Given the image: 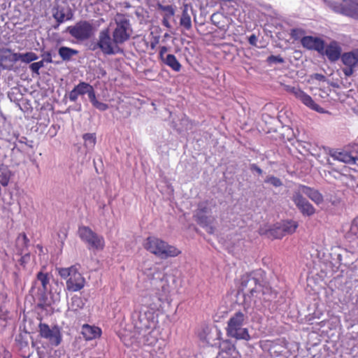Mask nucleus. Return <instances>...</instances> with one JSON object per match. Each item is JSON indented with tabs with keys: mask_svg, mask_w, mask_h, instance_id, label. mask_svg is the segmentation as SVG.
<instances>
[{
	"mask_svg": "<svg viewBox=\"0 0 358 358\" xmlns=\"http://www.w3.org/2000/svg\"><path fill=\"white\" fill-rule=\"evenodd\" d=\"M219 355L223 358H238L239 353L234 343L229 340H224L220 343Z\"/></svg>",
	"mask_w": 358,
	"mask_h": 358,
	"instance_id": "16",
	"label": "nucleus"
},
{
	"mask_svg": "<svg viewBox=\"0 0 358 358\" xmlns=\"http://www.w3.org/2000/svg\"><path fill=\"white\" fill-rule=\"evenodd\" d=\"M330 6L335 12L358 19V0H344L343 3H331Z\"/></svg>",
	"mask_w": 358,
	"mask_h": 358,
	"instance_id": "9",
	"label": "nucleus"
},
{
	"mask_svg": "<svg viewBox=\"0 0 358 358\" xmlns=\"http://www.w3.org/2000/svg\"><path fill=\"white\" fill-rule=\"evenodd\" d=\"M162 62L175 71H179L181 69L180 64L172 54L166 55L165 59Z\"/></svg>",
	"mask_w": 358,
	"mask_h": 358,
	"instance_id": "28",
	"label": "nucleus"
},
{
	"mask_svg": "<svg viewBox=\"0 0 358 358\" xmlns=\"http://www.w3.org/2000/svg\"><path fill=\"white\" fill-rule=\"evenodd\" d=\"M53 17L60 24L66 20H71L73 17V13L69 8L58 7L54 12Z\"/></svg>",
	"mask_w": 358,
	"mask_h": 358,
	"instance_id": "22",
	"label": "nucleus"
},
{
	"mask_svg": "<svg viewBox=\"0 0 358 358\" xmlns=\"http://www.w3.org/2000/svg\"><path fill=\"white\" fill-rule=\"evenodd\" d=\"M75 269L76 268L74 266H71L69 268H58V272L62 278L64 279H68L71 277V273H73Z\"/></svg>",
	"mask_w": 358,
	"mask_h": 358,
	"instance_id": "37",
	"label": "nucleus"
},
{
	"mask_svg": "<svg viewBox=\"0 0 358 358\" xmlns=\"http://www.w3.org/2000/svg\"><path fill=\"white\" fill-rule=\"evenodd\" d=\"M341 60L345 67L343 69V72L346 76H350L353 74L354 68L358 64V50L345 52L341 55Z\"/></svg>",
	"mask_w": 358,
	"mask_h": 358,
	"instance_id": "13",
	"label": "nucleus"
},
{
	"mask_svg": "<svg viewBox=\"0 0 358 358\" xmlns=\"http://www.w3.org/2000/svg\"><path fill=\"white\" fill-rule=\"evenodd\" d=\"M92 105L99 109V110L103 111L106 110L108 108V105L106 103H103L102 102H100L99 101H96Z\"/></svg>",
	"mask_w": 358,
	"mask_h": 358,
	"instance_id": "46",
	"label": "nucleus"
},
{
	"mask_svg": "<svg viewBox=\"0 0 358 358\" xmlns=\"http://www.w3.org/2000/svg\"><path fill=\"white\" fill-rule=\"evenodd\" d=\"M338 259L339 262L341 261V255H338Z\"/></svg>",
	"mask_w": 358,
	"mask_h": 358,
	"instance_id": "63",
	"label": "nucleus"
},
{
	"mask_svg": "<svg viewBox=\"0 0 358 358\" xmlns=\"http://www.w3.org/2000/svg\"><path fill=\"white\" fill-rule=\"evenodd\" d=\"M280 225L285 235L293 234L298 227L297 222L292 220L285 221Z\"/></svg>",
	"mask_w": 358,
	"mask_h": 358,
	"instance_id": "31",
	"label": "nucleus"
},
{
	"mask_svg": "<svg viewBox=\"0 0 358 358\" xmlns=\"http://www.w3.org/2000/svg\"><path fill=\"white\" fill-rule=\"evenodd\" d=\"M13 277H14V282L15 285L17 287L20 282V278L17 273H13Z\"/></svg>",
	"mask_w": 358,
	"mask_h": 358,
	"instance_id": "58",
	"label": "nucleus"
},
{
	"mask_svg": "<svg viewBox=\"0 0 358 358\" xmlns=\"http://www.w3.org/2000/svg\"><path fill=\"white\" fill-rule=\"evenodd\" d=\"M296 191L301 192V195L303 194L306 195L317 204L321 203L323 201L322 195L317 190L309 187L300 185Z\"/></svg>",
	"mask_w": 358,
	"mask_h": 358,
	"instance_id": "20",
	"label": "nucleus"
},
{
	"mask_svg": "<svg viewBox=\"0 0 358 358\" xmlns=\"http://www.w3.org/2000/svg\"><path fill=\"white\" fill-rule=\"evenodd\" d=\"M39 330L41 336L48 339L52 345L57 346L60 344L62 337L59 329L57 327L55 326L50 329L48 324L40 323Z\"/></svg>",
	"mask_w": 358,
	"mask_h": 358,
	"instance_id": "12",
	"label": "nucleus"
},
{
	"mask_svg": "<svg viewBox=\"0 0 358 358\" xmlns=\"http://www.w3.org/2000/svg\"><path fill=\"white\" fill-rule=\"evenodd\" d=\"M166 18H168V17H166V16H164V20H163V24H164V25H165L166 27H169V22H168V20H167V19H166Z\"/></svg>",
	"mask_w": 358,
	"mask_h": 358,
	"instance_id": "60",
	"label": "nucleus"
},
{
	"mask_svg": "<svg viewBox=\"0 0 358 358\" xmlns=\"http://www.w3.org/2000/svg\"><path fill=\"white\" fill-rule=\"evenodd\" d=\"M158 43L157 41H155V42H152L150 44L151 48L153 50L155 48L157 43Z\"/></svg>",
	"mask_w": 358,
	"mask_h": 358,
	"instance_id": "62",
	"label": "nucleus"
},
{
	"mask_svg": "<svg viewBox=\"0 0 358 358\" xmlns=\"http://www.w3.org/2000/svg\"><path fill=\"white\" fill-rule=\"evenodd\" d=\"M303 34H304V31L300 29H293L291 31L292 38H293L295 40L299 39L300 37H301L303 35Z\"/></svg>",
	"mask_w": 358,
	"mask_h": 358,
	"instance_id": "44",
	"label": "nucleus"
},
{
	"mask_svg": "<svg viewBox=\"0 0 358 358\" xmlns=\"http://www.w3.org/2000/svg\"><path fill=\"white\" fill-rule=\"evenodd\" d=\"M31 336L29 333L27 331L24 333H20L15 338V341L17 342L21 348H25L28 346L29 341Z\"/></svg>",
	"mask_w": 358,
	"mask_h": 358,
	"instance_id": "32",
	"label": "nucleus"
},
{
	"mask_svg": "<svg viewBox=\"0 0 358 358\" xmlns=\"http://www.w3.org/2000/svg\"><path fill=\"white\" fill-rule=\"evenodd\" d=\"M58 53L64 61H69L78 51L68 47L62 46L59 48Z\"/></svg>",
	"mask_w": 358,
	"mask_h": 358,
	"instance_id": "26",
	"label": "nucleus"
},
{
	"mask_svg": "<svg viewBox=\"0 0 358 358\" xmlns=\"http://www.w3.org/2000/svg\"><path fill=\"white\" fill-rule=\"evenodd\" d=\"M99 45L101 51L105 55H114L117 53L123 52V50L111 37L109 29L101 30L99 34Z\"/></svg>",
	"mask_w": 358,
	"mask_h": 358,
	"instance_id": "7",
	"label": "nucleus"
},
{
	"mask_svg": "<svg viewBox=\"0 0 358 358\" xmlns=\"http://www.w3.org/2000/svg\"><path fill=\"white\" fill-rule=\"evenodd\" d=\"M29 258V253H25L22 257H21V264H24L28 259Z\"/></svg>",
	"mask_w": 358,
	"mask_h": 358,
	"instance_id": "59",
	"label": "nucleus"
},
{
	"mask_svg": "<svg viewBox=\"0 0 358 358\" xmlns=\"http://www.w3.org/2000/svg\"><path fill=\"white\" fill-rule=\"evenodd\" d=\"M29 68L34 73H35L38 75L39 74L40 68L38 67L36 62H34V63H32L31 64H30Z\"/></svg>",
	"mask_w": 358,
	"mask_h": 358,
	"instance_id": "55",
	"label": "nucleus"
},
{
	"mask_svg": "<svg viewBox=\"0 0 358 358\" xmlns=\"http://www.w3.org/2000/svg\"><path fill=\"white\" fill-rule=\"evenodd\" d=\"M15 62V52L8 48H0V71L12 70Z\"/></svg>",
	"mask_w": 358,
	"mask_h": 358,
	"instance_id": "15",
	"label": "nucleus"
},
{
	"mask_svg": "<svg viewBox=\"0 0 358 358\" xmlns=\"http://www.w3.org/2000/svg\"><path fill=\"white\" fill-rule=\"evenodd\" d=\"M351 156L355 157V164L358 160V144L354 143L347 147Z\"/></svg>",
	"mask_w": 358,
	"mask_h": 358,
	"instance_id": "41",
	"label": "nucleus"
},
{
	"mask_svg": "<svg viewBox=\"0 0 358 358\" xmlns=\"http://www.w3.org/2000/svg\"><path fill=\"white\" fill-rule=\"evenodd\" d=\"M143 307L133 315V323L135 334H141L150 329H154L156 325L155 308Z\"/></svg>",
	"mask_w": 358,
	"mask_h": 358,
	"instance_id": "3",
	"label": "nucleus"
},
{
	"mask_svg": "<svg viewBox=\"0 0 358 358\" xmlns=\"http://www.w3.org/2000/svg\"><path fill=\"white\" fill-rule=\"evenodd\" d=\"M194 217L198 224L203 227H206V230L209 234L214 232V228L211 226L215 220L213 216L208 214H194Z\"/></svg>",
	"mask_w": 358,
	"mask_h": 358,
	"instance_id": "19",
	"label": "nucleus"
},
{
	"mask_svg": "<svg viewBox=\"0 0 358 358\" xmlns=\"http://www.w3.org/2000/svg\"><path fill=\"white\" fill-rule=\"evenodd\" d=\"M145 250L161 259L176 257L180 251L174 246L155 236L148 237L143 243Z\"/></svg>",
	"mask_w": 358,
	"mask_h": 358,
	"instance_id": "2",
	"label": "nucleus"
},
{
	"mask_svg": "<svg viewBox=\"0 0 358 358\" xmlns=\"http://www.w3.org/2000/svg\"><path fill=\"white\" fill-rule=\"evenodd\" d=\"M66 31L78 41H84L90 39L94 34L95 29L90 22L80 20L75 25L68 27Z\"/></svg>",
	"mask_w": 358,
	"mask_h": 358,
	"instance_id": "6",
	"label": "nucleus"
},
{
	"mask_svg": "<svg viewBox=\"0 0 358 358\" xmlns=\"http://www.w3.org/2000/svg\"><path fill=\"white\" fill-rule=\"evenodd\" d=\"M215 204H213L212 201H205L200 202L198 205V208L195 211L194 214H208L210 215L212 206Z\"/></svg>",
	"mask_w": 358,
	"mask_h": 358,
	"instance_id": "29",
	"label": "nucleus"
},
{
	"mask_svg": "<svg viewBox=\"0 0 358 358\" xmlns=\"http://www.w3.org/2000/svg\"><path fill=\"white\" fill-rule=\"evenodd\" d=\"M248 41L250 45H256L257 41V37L255 34H252L249 38Z\"/></svg>",
	"mask_w": 358,
	"mask_h": 358,
	"instance_id": "57",
	"label": "nucleus"
},
{
	"mask_svg": "<svg viewBox=\"0 0 358 358\" xmlns=\"http://www.w3.org/2000/svg\"><path fill=\"white\" fill-rule=\"evenodd\" d=\"M286 90L292 94L297 99L300 100L304 105L310 108L319 113H324L323 108L315 103L308 94L299 87L287 85L286 86Z\"/></svg>",
	"mask_w": 358,
	"mask_h": 358,
	"instance_id": "11",
	"label": "nucleus"
},
{
	"mask_svg": "<svg viewBox=\"0 0 358 358\" xmlns=\"http://www.w3.org/2000/svg\"><path fill=\"white\" fill-rule=\"evenodd\" d=\"M350 231L355 235H358V220H355L350 227Z\"/></svg>",
	"mask_w": 358,
	"mask_h": 358,
	"instance_id": "48",
	"label": "nucleus"
},
{
	"mask_svg": "<svg viewBox=\"0 0 358 358\" xmlns=\"http://www.w3.org/2000/svg\"><path fill=\"white\" fill-rule=\"evenodd\" d=\"M301 44L308 49H313L319 52H323L324 50V41L313 36H303L301 38Z\"/></svg>",
	"mask_w": 358,
	"mask_h": 358,
	"instance_id": "18",
	"label": "nucleus"
},
{
	"mask_svg": "<svg viewBox=\"0 0 358 358\" xmlns=\"http://www.w3.org/2000/svg\"><path fill=\"white\" fill-rule=\"evenodd\" d=\"M115 27L112 36L120 45L128 41L133 32L129 20L124 15L117 14L115 18Z\"/></svg>",
	"mask_w": 358,
	"mask_h": 358,
	"instance_id": "5",
	"label": "nucleus"
},
{
	"mask_svg": "<svg viewBox=\"0 0 358 358\" xmlns=\"http://www.w3.org/2000/svg\"><path fill=\"white\" fill-rule=\"evenodd\" d=\"M38 247L41 250H42V247H41V246L38 245Z\"/></svg>",
	"mask_w": 358,
	"mask_h": 358,
	"instance_id": "64",
	"label": "nucleus"
},
{
	"mask_svg": "<svg viewBox=\"0 0 358 358\" xmlns=\"http://www.w3.org/2000/svg\"><path fill=\"white\" fill-rule=\"evenodd\" d=\"M43 59L45 60V62H48V63L53 62L50 52H45V54L43 55Z\"/></svg>",
	"mask_w": 358,
	"mask_h": 358,
	"instance_id": "56",
	"label": "nucleus"
},
{
	"mask_svg": "<svg viewBox=\"0 0 358 358\" xmlns=\"http://www.w3.org/2000/svg\"><path fill=\"white\" fill-rule=\"evenodd\" d=\"M331 156L334 159L346 164H355V157L350 155L347 148L342 152H334Z\"/></svg>",
	"mask_w": 358,
	"mask_h": 358,
	"instance_id": "25",
	"label": "nucleus"
},
{
	"mask_svg": "<svg viewBox=\"0 0 358 358\" xmlns=\"http://www.w3.org/2000/svg\"><path fill=\"white\" fill-rule=\"evenodd\" d=\"M82 334L86 340H92L100 336L101 329L96 327L84 324L82 327Z\"/></svg>",
	"mask_w": 358,
	"mask_h": 358,
	"instance_id": "24",
	"label": "nucleus"
},
{
	"mask_svg": "<svg viewBox=\"0 0 358 358\" xmlns=\"http://www.w3.org/2000/svg\"><path fill=\"white\" fill-rule=\"evenodd\" d=\"M142 271L154 289L161 290L165 296L173 289L176 281V277L172 275H165L163 269L157 264L150 262H143Z\"/></svg>",
	"mask_w": 358,
	"mask_h": 358,
	"instance_id": "1",
	"label": "nucleus"
},
{
	"mask_svg": "<svg viewBox=\"0 0 358 358\" xmlns=\"http://www.w3.org/2000/svg\"><path fill=\"white\" fill-rule=\"evenodd\" d=\"M267 61L269 63H283L284 62V59L282 57H281L280 56H274V55H271L268 57L267 59Z\"/></svg>",
	"mask_w": 358,
	"mask_h": 358,
	"instance_id": "45",
	"label": "nucleus"
},
{
	"mask_svg": "<svg viewBox=\"0 0 358 358\" xmlns=\"http://www.w3.org/2000/svg\"><path fill=\"white\" fill-rule=\"evenodd\" d=\"M87 94H88L90 101L92 102V103H94L96 101V96H95V93H94L93 87L89 91Z\"/></svg>",
	"mask_w": 358,
	"mask_h": 358,
	"instance_id": "52",
	"label": "nucleus"
},
{
	"mask_svg": "<svg viewBox=\"0 0 358 358\" xmlns=\"http://www.w3.org/2000/svg\"><path fill=\"white\" fill-rule=\"evenodd\" d=\"M224 19V16L220 13H215L210 17L212 23L219 28H222L223 27L222 22Z\"/></svg>",
	"mask_w": 358,
	"mask_h": 358,
	"instance_id": "36",
	"label": "nucleus"
},
{
	"mask_svg": "<svg viewBox=\"0 0 358 358\" xmlns=\"http://www.w3.org/2000/svg\"><path fill=\"white\" fill-rule=\"evenodd\" d=\"M79 237L88 245L90 249L101 250L104 247V239L90 227L82 226L78 229Z\"/></svg>",
	"mask_w": 358,
	"mask_h": 358,
	"instance_id": "8",
	"label": "nucleus"
},
{
	"mask_svg": "<svg viewBox=\"0 0 358 358\" xmlns=\"http://www.w3.org/2000/svg\"><path fill=\"white\" fill-rule=\"evenodd\" d=\"M16 62L21 61L24 63H30L33 61L38 59V56L33 52H28L26 53H16L15 52Z\"/></svg>",
	"mask_w": 358,
	"mask_h": 358,
	"instance_id": "27",
	"label": "nucleus"
},
{
	"mask_svg": "<svg viewBox=\"0 0 358 358\" xmlns=\"http://www.w3.org/2000/svg\"><path fill=\"white\" fill-rule=\"evenodd\" d=\"M292 199L303 215L311 216L315 213L314 207L301 194V192L294 191Z\"/></svg>",
	"mask_w": 358,
	"mask_h": 358,
	"instance_id": "14",
	"label": "nucleus"
},
{
	"mask_svg": "<svg viewBox=\"0 0 358 358\" xmlns=\"http://www.w3.org/2000/svg\"><path fill=\"white\" fill-rule=\"evenodd\" d=\"M85 146L87 149H92L96 143V136L94 134H85L83 135Z\"/></svg>",
	"mask_w": 358,
	"mask_h": 358,
	"instance_id": "33",
	"label": "nucleus"
},
{
	"mask_svg": "<svg viewBox=\"0 0 358 358\" xmlns=\"http://www.w3.org/2000/svg\"><path fill=\"white\" fill-rule=\"evenodd\" d=\"M83 300L80 297L75 296L71 299V308L73 310H76L78 308H82L83 306Z\"/></svg>",
	"mask_w": 358,
	"mask_h": 358,
	"instance_id": "40",
	"label": "nucleus"
},
{
	"mask_svg": "<svg viewBox=\"0 0 358 358\" xmlns=\"http://www.w3.org/2000/svg\"><path fill=\"white\" fill-rule=\"evenodd\" d=\"M248 317L246 313L242 311L236 312L228 321L227 333V335L236 339L248 341L250 336L248 329L243 327L247 323Z\"/></svg>",
	"mask_w": 358,
	"mask_h": 358,
	"instance_id": "4",
	"label": "nucleus"
},
{
	"mask_svg": "<svg viewBox=\"0 0 358 358\" xmlns=\"http://www.w3.org/2000/svg\"><path fill=\"white\" fill-rule=\"evenodd\" d=\"M84 278L76 268L66 280V288L70 291L77 292L84 287Z\"/></svg>",
	"mask_w": 358,
	"mask_h": 358,
	"instance_id": "17",
	"label": "nucleus"
},
{
	"mask_svg": "<svg viewBox=\"0 0 358 358\" xmlns=\"http://www.w3.org/2000/svg\"><path fill=\"white\" fill-rule=\"evenodd\" d=\"M158 8L159 10L166 12L165 16L167 17H170L174 15L175 11L171 6H169V5L163 6V5L159 4Z\"/></svg>",
	"mask_w": 358,
	"mask_h": 358,
	"instance_id": "42",
	"label": "nucleus"
},
{
	"mask_svg": "<svg viewBox=\"0 0 358 358\" xmlns=\"http://www.w3.org/2000/svg\"><path fill=\"white\" fill-rule=\"evenodd\" d=\"M37 280L41 282L43 291H47V285L49 283V278L48 274H45L43 272H39L37 274Z\"/></svg>",
	"mask_w": 358,
	"mask_h": 358,
	"instance_id": "38",
	"label": "nucleus"
},
{
	"mask_svg": "<svg viewBox=\"0 0 358 358\" xmlns=\"http://www.w3.org/2000/svg\"><path fill=\"white\" fill-rule=\"evenodd\" d=\"M97 49H99L101 50V46L99 45V40L98 39L97 42H93L91 43L89 45V50L92 51H95Z\"/></svg>",
	"mask_w": 358,
	"mask_h": 358,
	"instance_id": "51",
	"label": "nucleus"
},
{
	"mask_svg": "<svg viewBox=\"0 0 358 358\" xmlns=\"http://www.w3.org/2000/svg\"><path fill=\"white\" fill-rule=\"evenodd\" d=\"M325 55L331 62L338 60L341 55V48L336 41H331L325 49Z\"/></svg>",
	"mask_w": 358,
	"mask_h": 358,
	"instance_id": "21",
	"label": "nucleus"
},
{
	"mask_svg": "<svg viewBox=\"0 0 358 358\" xmlns=\"http://www.w3.org/2000/svg\"><path fill=\"white\" fill-rule=\"evenodd\" d=\"M44 62H45V60H44V59H43V60H41V61H40V62H36V64H38V67H39L40 69H41V68H42V67L43 66V65H44Z\"/></svg>",
	"mask_w": 358,
	"mask_h": 358,
	"instance_id": "61",
	"label": "nucleus"
},
{
	"mask_svg": "<svg viewBox=\"0 0 358 358\" xmlns=\"http://www.w3.org/2000/svg\"><path fill=\"white\" fill-rule=\"evenodd\" d=\"M135 336L139 342H143L148 345H154L157 341L155 331L153 329H150L141 334H136Z\"/></svg>",
	"mask_w": 358,
	"mask_h": 358,
	"instance_id": "23",
	"label": "nucleus"
},
{
	"mask_svg": "<svg viewBox=\"0 0 358 358\" xmlns=\"http://www.w3.org/2000/svg\"><path fill=\"white\" fill-rule=\"evenodd\" d=\"M167 52H168V48L166 46L160 47V50H159V58L161 59L162 61H163L165 59L166 55H168Z\"/></svg>",
	"mask_w": 358,
	"mask_h": 358,
	"instance_id": "49",
	"label": "nucleus"
},
{
	"mask_svg": "<svg viewBox=\"0 0 358 358\" xmlns=\"http://www.w3.org/2000/svg\"><path fill=\"white\" fill-rule=\"evenodd\" d=\"M261 285L255 273H247L242 276L241 282V290L244 296H253L254 293L259 291Z\"/></svg>",
	"mask_w": 358,
	"mask_h": 358,
	"instance_id": "10",
	"label": "nucleus"
},
{
	"mask_svg": "<svg viewBox=\"0 0 358 358\" xmlns=\"http://www.w3.org/2000/svg\"><path fill=\"white\" fill-rule=\"evenodd\" d=\"M264 182L266 183H269L271 185L276 187H280L282 185V182L281 181V180L277 177L273 176H267L266 178L265 179Z\"/></svg>",
	"mask_w": 358,
	"mask_h": 358,
	"instance_id": "39",
	"label": "nucleus"
},
{
	"mask_svg": "<svg viewBox=\"0 0 358 358\" xmlns=\"http://www.w3.org/2000/svg\"><path fill=\"white\" fill-rule=\"evenodd\" d=\"M92 87V86L90 84L85 82H81L74 88L78 92L79 95H83L85 94H87Z\"/></svg>",
	"mask_w": 358,
	"mask_h": 358,
	"instance_id": "34",
	"label": "nucleus"
},
{
	"mask_svg": "<svg viewBox=\"0 0 358 358\" xmlns=\"http://www.w3.org/2000/svg\"><path fill=\"white\" fill-rule=\"evenodd\" d=\"M268 234L274 238H281L286 236L280 224L271 229Z\"/></svg>",
	"mask_w": 358,
	"mask_h": 358,
	"instance_id": "35",
	"label": "nucleus"
},
{
	"mask_svg": "<svg viewBox=\"0 0 358 358\" xmlns=\"http://www.w3.org/2000/svg\"><path fill=\"white\" fill-rule=\"evenodd\" d=\"M180 25L187 29H189L192 27L190 15L188 13V6L184 5L182 16L180 18Z\"/></svg>",
	"mask_w": 358,
	"mask_h": 358,
	"instance_id": "30",
	"label": "nucleus"
},
{
	"mask_svg": "<svg viewBox=\"0 0 358 358\" xmlns=\"http://www.w3.org/2000/svg\"><path fill=\"white\" fill-rule=\"evenodd\" d=\"M78 95L79 94L78 92L75 88H73V90L69 94V99L72 101H76Z\"/></svg>",
	"mask_w": 358,
	"mask_h": 358,
	"instance_id": "54",
	"label": "nucleus"
},
{
	"mask_svg": "<svg viewBox=\"0 0 358 358\" xmlns=\"http://www.w3.org/2000/svg\"><path fill=\"white\" fill-rule=\"evenodd\" d=\"M17 242L18 243L22 242V245L24 247H27L28 243L29 242V240L27 238V237L25 234H22L19 236V237L17 238Z\"/></svg>",
	"mask_w": 358,
	"mask_h": 358,
	"instance_id": "47",
	"label": "nucleus"
},
{
	"mask_svg": "<svg viewBox=\"0 0 358 358\" xmlns=\"http://www.w3.org/2000/svg\"><path fill=\"white\" fill-rule=\"evenodd\" d=\"M181 125L182 127L180 128H178V130L180 131H187L192 129V123L189 122V120L187 117H183L181 119Z\"/></svg>",
	"mask_w": 358,
	"mask_h": 358,
	"instance_id": "43",
	"label": "nucleus"
},
{
	"mask_svg": "<svg viewBox=\"0 0 358 358\" xmlns=\"http://www.w3.org/2000/svg\"><path fill=\"white\" fill-rule=\"evenodd\" d=\"M249 168L251 171H255L259 175H262L263 173V171L255 164H250Z\"/></svg>",
	"mask_w": 358,
	"mask_h": 358,
	"instance_id": "53",
	"label": "nucleus"
},
{
	"mask_svg": "<svg viewBox=\"0 0 358 358\" xmlns=\"http://www.w3.org/2000/svg\"><path fill=\"white\" fill-rule=\"evenodd\" d=\"M311 78L315 79L319 81L325 82L326 81V77L320 73H314L311 75Z\"/></svg>",
	"mask_w": 358,
	"mask_h": 358,
	"instance_id": "50",
	"label": "nucleus"
}]
</instances>
